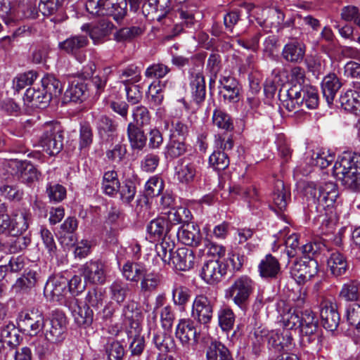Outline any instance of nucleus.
I'll list each match as a JSON object with an SVG mask.
<instances>
[{"label": "nucleus", "instance_id": "49530a36", "mask_svg": "<svg viewBox=\"0 0 360 360\" xmlns=\"http://www.w3.org/2000/svg\"><path fill=\"white\" fill-rule=\"evenodd\" d=\"M120 183L118 179L117 173L115 170L105 172L102 180V190L104 193L109 196H113L117 193Z\"/></svg>", "mask_w": 360, "mask_h": 360}, {"label": "nucleus", "instance_id": "79ce46f5", "mask_svg": "<svg viewBox=\"0 0 360 360\" xmlns=\"http://www.w3.org/2000/svg\"><path fill=\"white\" fill-rule=\"evenodd\" d=\"M340 103L346 111L360 112V94L352 89L347 90L340 96Z\"/></svg>", "mask_w": 360, "mask_h": 360}, {"label": "nucleus", "instance_id": "f03ea898", "mask_svg": "<svg viewBox=\"0 0 360 360\" xmlns=\"http://www.w3.org/2000/svg\"><path fill=\"white\" fill-rule=\"evenodd\" d=\"M287 98L283 101V107L289 112L297 111L301 107L313 110L319 105V95L315 87L311 85H303L297 87L295 84L286 92Z\"/></svg>", "mask_w": 360, "mask_h": 360}, {"label": "nucleus", "instance_id": "a19ab883", "mask_svg": "<svg viewBox=\"0 0 360 360\" xmlns=\"http://www.w3.org/2000/svg\"><path fill=\"white\" fill-rule=\"evenodd\" d=\"M191 297V290L186 285L174 283L172 288V300L175 306L184 308Z\"/></svg>", "mask_w": 360, "mask_h": 360}, {"label": "nucleus", "instance_id": "0eeeda50", "mask_svg": "<svg viewBox=\"0 0 360 360\" xmlns=\"http://www.w3.org/2000/svg\"><path fill=\"white\" fill-rule=\"evenodd\" d=\"M46 340L51 343L62 342L67 330V319L65 314L59 310L52 311L50 317L45 320L43 326Z\"/></svg>", "mask_w": 360, "mask_h": 360}, {"label": "nucleus", "instance_id": "6e6552de", "mask_svg": "<svg viewBox=\"0 0 360 360\" xmlns=\"http://www.w3.org/2000/svg\"><path fill=\"white\" fill-rule=\"evenodd\" d=\"M63 130L57 122L46 123L40 136L41 146L50 155L58 154L63 148Z\"/></svg>", "mask_w": 360, "mask_h": 360}, {"label": "nucleus", "instance_id": "a18cd8bd", "mask_svg": "<svg viewBox=\"0 0 360 360\" xmlns=\"http://www.w3.org/2000/svg\"><path fill=\"white\" fill-rule=\"evenodd\" d=\"M168 221L169 226L172 229L173 226L179 224H187L191 218L190 210L184 207H179L176 209L173 208L167 212V217H165Z\"/></svg>", "mask_w": 360, "mask_h": 360}, {"label": "nucleus", "instance_id": "de8ad7c7", "mask_svg": "<svg viewBox=\"0 0 360 360\" xmlns=\"http://www.w3.org/2000/svg\"><path fill=\"white\" fill-rule=\"evenodd\" d=\"M174 248V242L171 240L170 236L164 237L161 243L155 245V250L158 256L165 264H171L173 257V250Z\"/></svg>", "mask_w": 360, "mask_h": 360}, {"label": "nucleus", "instance_id": "6ab92c4d", "mask_svg": "<svg viewBox=\"0 0 360 360\" xmlns=\"http://www.w3.org/2000/svg\"><path fill=\"white\" fill-rule=\"evenodd\" d=\"M32 221V214L26 209L16 210L11 219L9 233L12 236L22 235Z\"/></svg>", "mask_w": 360, "mask_h": 360}, {"label": "nucleus", "instance_id": "b1692460", "mask_svg": "<svg viewBox=\"0 0 360 360\" xmlns=\"http://www.w3.org/2000/svg\"><path fill=\"white\" fill-rule=\"evenodd\" d=\"M259 276L265 279L276 278L281 274V265L278 260L271 254L261 259L258 265Z\"/></svg>", "mask_w": 360, "mask_h": 360}, {"label": "nucleus", "instance_id": "412c9836", "mask_svg": "<svg viewBox=\"0 0 360 360\" xmlns=\"http://www.w3.org/2000/svg\"><path fill=\"white\" fill-rule=\"evenodd\" d=\"M290 200V193L281 180H276L272 193V210L277 214L286 210L288 202Z\"/></svg>", "mask_w": 360, "mask_h": 360}, {"label": "nucleus", "instance_id": "f257e3e1", "mask_svg": "<svg viewBox=\"0 0 360 360\" xmlns=\"http://www.w3.org/2000/svg\"><path fill=\"white\" fill-rule=\"evenodd\" d=\"M305 195L308 201L309 211L322 214L326 208L333 206L338 196L337 186L333 182H326L317 188L313 183H309L305 187Z\"/></svg>", "mask_w": 360, "mask_h": 360}, {"label": "nucleus", "instance_id": "37998d69", "mask_svg": "<svg viewBox=\"0 0 360 360\" xmlns=\"http://www.w3.org/2000/svg\"><path fill=\"white\" fill-rule=\"evenodd\" d=\"M162 275L159 272L148 271L146 269L140 281V289L143 292H150L155 290L160 285Z\"/></svg>", "mask_w": 360, "mask_h": 360}, {"label": "nucleus", "instance_id": "a211bd4d", "mask_svg": "<svg viewBox=\"0 0 360 360\" xmlns=\"http://www.w3.org/2000/svg\"><path fill=\"white\" fill-rule=\"evenodd\" d=\"M356 156H360V154L346 151L338 157L333 169V175L338 181L356 169Z\"/></svg>", "mask_w": 360, "mask_h": 360}, {"label": "nucleus", "instance_id": "bb28decb", "mask_svg": "<svg viewBox=\"0 0 360 360\" xmlns=\"http://www.w3.org/2000/svg\"><path fill=\"white\" fill-rule=\"evenodd\" d=\"M68 280L63 276H56L50 278L45 287L44 294L50 295L53 301H60L67 291Z\"/></svg>", "mask_w": 360, "mask_h": 360}, {"label": "nucleus", "instance_id": "338daca9", "mask_svg": "<svg viewBox=\"0 0 360 360\" xmlns=\"http://www.w3.org/2000/svg\"><path fill=\"white\" fill-rule=\"evenodd\" d=\"M229 349L221 342L214 340L210 342L206 349L207 360H216L219 356L229 353Z\"/></svg>", "mask_w": 360, "mask_h": 360}, {"label": "nucleus", "instance_id": "f3484780", "mask_svg": "<svg viewBox=\"0 0 360 360\" xmlns=\"http://www.w3.org/2000/svg\"><path fill=\"white\" fill-rule=\"evenodd\" d=\"M220 94L228 103H237L240 99L241 87L239 82L233 77L223 76L219 79Z\"/></svg>", "mask_w": 360, "mask_h": 360}, {"label": "nucleus", "instance_id": "dca6fc26", "mask_svg": "<svg viewBox=\"0 0 360 360\" xmlns=\"http://www.w3.org/2000/svg\"><path fill=\"white\" fill-rule=\"evenodd\" d=\"M320 316L324 328L335 331L340 321V316L337 311V306L328 300H324L320 304Z\"/></svg>", "mask_w": 360, "mask_h": 360}, {"label": "nucleus", "instance_id": "a878e982", "mask_svg": "<svg viewBox=\"0 0 360 360\" xmlns=\"http://www.w3.org/2000/svg\"><path fill=\"white\" fill-rule=\"evenodd\" d=\"M262 18H257L258 24L262 27L278 30L284 20V14L276 8H266L262 11Z\"/></svg>", "mask_w": 360, "mask_h": 360}, {"label": "nucleus", "instance_id": "6e6d98bb", "mask_svg": "<svg viewBox=\"0 0 360 360\" xmlns=\"http://www.w3.org/2000/svg\"><path fill=\"white\" fill-rule=\"evenodd\" d=\"M143 32L144 28L141 26L123 27L114 34V39L118 42L130 41L141 36Z\"/></svg>", "mask_w": 360, "mask_h": 360}, {"label": "nucleus", "instance_id": "f8f14e48", "mask_svg": "<svg viewBox=\"0 0 360 360\" xmlns=\"http://www.w3.org/2000/svg\"><path fill=\"white\" fill-rule=\"evenodd\" d=\"M64 304L70 311L77 325L89 326L93 323V310L85 304L81 306L79 301L75 296L70 295L66 297Z\"/></svg>", "mask_w": 360, "mask_h": 360}, {"label": "nucleus", "instance_id": "3c124183", "mask_svg": "<svg viewBox=\"0 0 360 360\" xmlns=\"http://www.w3.org/2000/svg\"><path fill=\"white\" fill-rule=\"evenodd\" d=\"M87 90L86 84L80 80H73L65 92V98L70 101L77 102L82 99Z\"/></svg>", "mask_w": 360, "mask_h": 360}, {"label": "nucleus", "instance_id": "2f4dec72", "mask_svg": "<svg viewBox=\"0 0 360 360\" xmlns=\"http://www.w3.org/2000/svg\"><path fill=\"white\" fill-rule=\"evenodd\" d=\"M190 87L193 101L196 104L203 102L205 98L206 89L205 77L202 73L198 72L191 75Z\"/></svg>", "mask_w": 360, "mask_h": 360}, {"label": "nucleus", "instance_id": "58836bf2", "mask_svg": "<svg viewBox=\"0 0 360 360\" xmlns=\"http://www.w3.org/2000/svg\"><path fill=\"white\" fill-rule=\"evenodd\" d=\"M328 269L334 276L343 275L347 269L345 257L339 252H332L327 260Z\"/></svg>", "mask_w": 360, "mask_h": 360}, {"label": "nucleus", "instance_id": "9d476101", "mask_svg": "<svg viewBox=\"0 0 360 360\" xmlns=\"http://www.w3.org/2000/svg\"><path fill=\"white\" fill-rule=\"evenodd\" d=\"M214 302L205 294L196 295L191 307V316L198 323H209L213 316Z\"/></svg>", "mask_w": 360, "mask_h": 360}, {"label": "nucleus", "instance_id": "c03bdc74", "mask_svg": "<svg viewBox=\"0 0 360 360\" xmlns=\"http://www.w3.org/2000/svg\"><path fill=\"white\" fill-rule=\"evenodd\" d=\"M356 169L349 172L342 179V184L353 191H360V156H356Z\"/></svg>", "mask_w": 360, "mask_h": 360}, {"label": "nucleus", "instance_id": "ea45409f", "mask_svg": "<svg viewBox=\"0 0 360 360\" xmlns=\"http://www.w3.org/2000/svg\"><path fill=\"white\" fill-rule=\"evenodd\" d=\"M301 313L295 308L285 306L281 313V322L284 328L291 330L298 328Z\"/></svg>", "mask_w": 360, "mask_h": 360}, {"label": "nucleus", "instance_id": "c756f323", "mask_svg": "<svg viewBox=\"0 0 360 360\" xmlns=\"http://www.w3.org/2000/svg\"><path fill=\"white\" fill-rule=\"evenodd\" d=\"M88 42L86 36L75 35L59 42L58 49L68 54L77 56L80 51L87 46Z\"/></svg>", "mask_w": 360, "mask_h": 360}, {"label": "nucleus", "instance_id": "423d86ee", "mask_svg": "<svg viewBox=\"0 0 360 360\" xmlns=\"http://www.w3.org/2000/svg\"><path fill=\"white\" fill-rule=\"evenodd\" d=\"M197 9L188 4L173 6L170 15L173 18V35H178L186 28H194L198 24L195 18Z\"/></svg>", "mask_w": 360, "mask_h": 360}, {"label": "nucleus", "instance_id": "473e14b6", "mask_svg": "<svg viewBox=\"0 0 360 360\" xmlns=\"http://www.w3.org/2000/svg\"><path fill=\"white\" fill-rule=\"evenodd\" d=\"M198 174L196 165L193 162H186L184 160L179 161L176 168V176L179 182L189 184L194 181Z\"/></svg>", "mask_w": 360, "mask_h": 360}, {"label": "nucleus", "instance_id": "4c0bfd02", "mask_svg": "<svg viewBox=\"0 0 360 360\" xmlns=\"http://www.w3.org/2000/svg\"><path fill=\"white\" fill-rule=\"evenodd\" d=\"M127 132L132 149L141 150L145 147L147 138L141 127L130 122L127 125Z\"/></svg>", "mask_w": 360, "mask_h": 360}, {"label": "nucleus", "instance_id": "c85d7f7f", "mask_svg": "<svg viewBox=\"0 0 360 360\" xmlns=\"http://www.w3.org/2000/svg\"><path fill=\"white\" fill-rule=\"evenodd\" d=\"M341 86L342 83L335 74L330 73L323 77L321 82V90L328 104L330 105L333 103Z\"/></svg>", "mask_w": 360, "mask_h": 360}, {"label": "nucleus", "instance_id": "603ef678", "mask_svg": "<svg viewBox=\"0 0 360 360\" xmlns=\"http://www.w3.org/2000/svg\"><path fill=\"white\" fill-rule=\"evenodd\" d=\"M339 296L347 302H355L360 297V283L356 281H350L345 283Z\"/></svg>", "mask_w": 360, "mask_h": 360}, {"label": "nucleus", "instance_id": "aec40b11", "mask_svg": "<svg viewBox=\"0 0 360 360\" xmlns=\"http://www.w3.org/2000/svg\"><path fill=\"white\" fill-rule=\"evenodd\" d=\"M9 165L17 169L20 181L29 186L38 181L41 175L36 167L29 162L14 160H11Z\"/></svg>", "mask_w": 360, "mask_h": 360}, {"label": "nucleus", "instance_id": "052dcab7", "mask_svg": "<svg viewBox=\"0 0 360 360\" xmlns=\"http://www.w3.org/2000/svg\"><path fill=\"white\" fill-rule=\"evenodd\" d=\"M120 78L123 79L124 85L135 84L141 80V71L137 66L130 65L120 70Z\"/></svg>", "mask_w": 360, "mask_h": 360}, {"label": "nucleus", "instance_id": "2eb2a0df", "mask_svg": "<svg viewBox=\"0 0 360 360\" xmlns=\"http://www.w3.org/2000/svg\"><path fill=\"white\" fill-rule=\"evenodd\" d=\"M226 264L219 259H210L203 264L200 276L208 284L219 282L226 274Z\"/></svg>", "mask_w": 360, "mask_h": 360}, {"label": "nucleus", "instance_id": "4d7b16f0", "mask_svg": "<svg viewBox=\"0 0 360 360\" xmlns=\"http://www.w3.org/2000/svg\"><path fill=\"white\" fill-rule=\"evenodd\" d=\"M37 281V274L36 271L30 270L18 278L13 285V288L17 292L26 291L35 286Z\"/></svg>", "mask_w": 360, "mask_h": 360}, {"label": "nucleus", "instance_id": "72a5a7b5", "mask_svg": "<svg viewBox=\"0 0 360 360\" xmlns=\"http://www.w3.org/2000/svg\"><path fill=\"white\" fill-rule=\"evenodd\" d=\"M305 54L304 46L298 41H290L286 44L282 51V56L290 63H300Z\"/></svg>", "mask_w": 360, "mask_h": 360}, {"label": "nucleus", "instance_id": "7ed1b4c3", "mask_svg": "<svg viewBox=\"0 0 360 360\" xmlns=\"http://www.w3.org/2000/svg\"><path fill=\"white\" fill-rule=\"evenodd\" d=\"M298 328L301 330V347L307 352L317 351L320 347L321 336L318 330V319L311 310L305 309L301 313Z\"/></svg>", "mask_w": 360, "mask_h": 360}, {"label": "nucleus", "instance_id": "cd10ccee", "mask_svg": "<svg viewBox=\"0 0 360 360\" xmlns=\"http://www.w3.org/2000/svg\"><path fill=\"white\" fill-rule=\"evenodd\" d=\"M122 316L127 325L130 327L129 330L141 331L140 321L141 312L138 304L134 301L127 302L123 307Z\"/></svg>", "mask_w": 360, "mask_h": 360}, {"label": "nucleus", "instance_id": "20e7f679", "mask_svg": "<svg viewBox=\"0 0 360 360\" xmlns=\"http://www.w3.org/2000/svg\"><path fill=\"white\" fill-rule=\"evenodd\" d=\"M255 288V283L250 277L246 275L238 276L225 290V298L231 300L239 309L245 311Z\"/></svg>", "mask_w": 360, "mask_h": 360}, {"label": "nucleus", "instance_id": "774afa93", "mask_svg": "<svg viewBox=\"0 0 360 360\" xmlns=\"http://www.w3.org/2000/svg\"><path fill=\"white\" fill-rule=\"evenodd\" d=\"M105 349L108 360H122L124 349L118 341H109L105 345Z\"/></svg>", "mask_w": 360, "mask_h": 360}, {"label": "nucleus", "instance_id": "39448f33", "mask_svg": "<svg viewBox=\"0 0 360 360\" xmlns=\"http://www.w3.org/2000/svg\"><path fill=\"white\" fill-rule=\"evenodd\" d=\"M86 9L92 15H112L118 20L127 13V0H88Z\"/></svg>", "mask_w": 360, "mask_h": 360}, {"label": "nucleus", "instance_id": "393cba45", "mask_svg": "<svg viewBox=\"0 0 360 360\" xmlns=\"http://www.w3.org/2000/svg\"><path fill=\"white\" fill-rule=\"evenodd\" d=\"M176 236L182 243L189 246H198L201 239L200 229L193 223L188 222L181 226Z\"/></svg>", "mask_w": 360, "mask_h": 360}, {"label": "nucleus", "instance_id": "69168bd1", "mask_svg": "<svg viewBox=\"0 0 360 360\" xmlns=\"http://www.w3.org/2000/svg\"><path fill=\"white\" fill-rule=\"evenodd\" d=\"M46 193L51 202H60L66 197V188L59 184L48 183L46 188Z\"/></svg>", "mask_w": 360, "mask_h": 360}, {"label": "nucleus", "instance_id": "4be33fe9", "mask_svg": "<svg viewBox=\"0 0 360 360\" xmlns=\"http://www.w3.org/2000/svg\"><path fill=\"white\" fill-rule=\"evenodd\" d=\"M195 257L192 249L188 248H178L174 253L171 263L179 271H187L195 264Z\"/></svg>", "mask_w": 360, "mask_h": 360}, {"label": "nucleus", "instance_id": "e2e57ef3", "mask_svg": "<svg viewBox=\"0 0 360 360\" xmlns=\"http://www.w3.org/2000/svg\"><path fill=\"white\" fill-rule=\"evenodd\" d=\"M39 233L43 244L51 257L56 255L57 247L54 240L53 234L45 226H41Z\"/></svg>", "mask_w": 360, "mask_h": 360}, {"label": "nucleus", "instance_id": "0e129e2a", "mask_svg": "<svg viewBox=\"0 0 360 360\" xmlns=\"http://www.w3.org/2000/svg\"><path fill=\"white\" fill-rule=\"evenodd\" d=\"M209 163L214 169L221 171L229 167L230 160L225 152L217 150L210 156Z\"/></svg>", "mask_w": 360, "mask_h": 360}, {"label": "nucleus", "instance_id": "5701e85b", "mask_svg": "<svg viewBox=\"0 0 360 360\" xmlns=\"http://www.w3.org/2000/svg\"><path fill=\"white\" fill-rule=\"evenodd\" d=\"M112 27L113 25L110 22L106 20H102L93 26H90L89 24H84L81 29L82 31L89 33L94 44H98L103 41L104 39L110 34Z\"/></svg>", "mask_w": 360, "mask_h": 360}, {"label": "nucleus", "instance_id": "4468645a", "mask_svg": "<svg viewBox=\"0 0 360 360\" xmlns=\"http://www.w3.org/2000/svg\"><path fill=\"white\" fill-rule=\"evenodd\" d=\"M318 271L319 264L314 259L296 262L291 268V274L299 284L311 281Z\"/></svg>", "mask_w": 360, "mask_h": 360}, {"label": "nucleus", "instance_id": "c9c22d12", "mask_svg": "<svg viewBox=\"0 0 360 360\" xmlns=\"http://www.w3.org/2000/svg\"><path fill=\"white\" fill-rule=\"evenodd\" d=\"M23 99L31 106L40 108H45L51 101L50 96L46 94L42 89H35L34 87L28 88L26 90Z\"/></svg>", "mask_w": 360, "mask_h": 360}, {"label": "nucleus", "instance_id": "ddd939ff", "mask_svg": "<svg viewBox=\"0 0 360 360\" xmlns=\"http://www.w3.org/2000/svg\"><path fill=\"white\" fill-rule=\"evenodd\" d=\"M175 336L183 347L189 349L198 342V334L193 321L190 319H181L176 326Z\"/></svg>", "mask_w": 360, "mask_h": 360}, {"label": "nucleus", "instance_id": "09e8293b", "mask_svg": "<svg viewBox=\"0 0 360 360\" xmlns=\"http://www.w3.org/2000/svg\"><path fill=\"white\" fill-rule=\"evenodd\" d=\"M127 335L131 342L129 345L131 356L129 360H133L134 357L139 356L145 349L144 338L141 335V331L127 330Z\"/></svg>", "mask_w": 360, "mask_h": 360}, {"label": "nucleus", "instance_id": "13d9d810", "mask_svg": "<svg viewBox=\"0 0 360 360\" xmlns=\"http://www.w3.org/2000/svg\"><path fill=\"white\" fill-rule=\"evenodd\" d=\"M129 291V285L121 280L115 281L110 286L111 298L118 304L124 301Z\"/></svg>", "mask_w": 360, "mask_h": 360}, {"label": "nucleus", "instance_id": "864d4df0", "mask_svg": "<svg viewBox=\"0 0 360 360\" xmlns=\"http://www.w3.org/2000/svg\"><path fill=\"white\" fill-rule=\"evenodd\" d=\"M186 150L187 148L184 141L176 139L174 134L165 147V155L166 158L175 159L183 155Z\"/></svg>", "mask_w": 360, "mask_h": 360}, {"label": "nucleus", "instance_id": "1a4fd4ad", "mask_svg": "<svg viewBox=\"0 0 360 360\" xmlns=\"http://www.w3.org/2000/svg\"><path fill=\"white\" fill-rule=\"evenodd\" d=\"M44 322L42 311L37 308L22 311L17 317L19 328L31 336L37 335L42 330Z\"/></svg>", "mask_w": 360, "mask_h": 360}, {"label": "nucleus", "instance_id": "f704fd0d", "mask_svg": "<svg viewBox=\"0 0 360 360\" xmlns=\"http://www.w3.org/2000/svg\"><path fill=\"white\" fill-rule=\"evenodd\" d=\"M153 335L152 341L155 347L162 352H172L175 348L173 338L165 332L150 329L149 335Z\"/></svg>", "mask_w": 360, "mask_h": 360}, {"label": "nucleus", "instance_id": "e433bc0d", "mask_svg": "<svg viewBox=\"0 0 360 360\" xmlns=\"http://www.w3.org/2000/svg\"><path fill=\"white\" fill-rule=\"evenodd\" d=\"M171 231L172 229L164 217L153 219L147 226V232L153 239L170 236Z\"/></svg>", "mask_w": 360, "mask_h": 360}, {"label": "nucleus", "instance_id": "9b49d317", "mask_svg": "<svg viewBox=\"0 0 360 360\" xmlns=\"http://www.w3.org/2000/svg\"><path fill=\"white\" fill-rule=\"evenodd\" d=\"M82 276L86 284H103L106 281V266L100 260H90L80 268Z\"/></svg>", "mask_w": 360, "mask_h": 360}, {"label": "nucleus", "instance_id": "bf43d9fd", "mask_svg": "<svg viewBox=\"0 0 360 360\" xmlns=\"http://www.w3.org/2000/svg\"><path fill=\"white\" fill-rule=\"evenodd\" d=\"M212 122L218 128L226 131L233 129V124L230 115L221 109H215L213 112Z\"/></svg>", "mask_w": 360, "mask_h": 360}, {"label": "nucleus", "instance_id": "680f3d73", "mask_svg": "<svg viewBox=\"0 0 360 360\" xmlns=\"http://www.w3.org/2000/svg\"><path fill=\"white\" fill-rule=\"evenodd\" d=\"M37 77V74L33 70L19 74L13 80V88L15 91H20L27 86L32 84Z\"/></svg>", "mask_w": 360, "mask_h": 360}, {"label": "nucleus", "instance_id": "8fccbe9b", "mask_svg": "<svg viewBox=\"0 0 360 360\" xmlns=\"http://www.w3.org/2000/svg\"><path fill=\"white\" fill-rule=\"evenodd\" d=\"M42 90L50 96V101L53 97L60 95L63 86L61 82L51 75H47L41 79Z\"/></svg>", "mask_w": 360, "mask_h": 360}, {"label": "nucleus", "instance_id": "7c9ffc66", "mask_svg": "<svg viewBox=\"0 0 360 360\" xmlns=\"http://www.w3.org/2000/svg\"><path fill=\"white\" fill-rule=\"evenodd\" d=\"M146 269V266L142 262L127 261L122 266V274L127 281L138 283Z\"/></svg>", "mask_w": 360, "mask_h": 360}, {"label": "nucleus", "instance_id": "5fc2aeb1", "mask_svg": "<svg viewBox=\"0 0 360 360\" xmlns=\"http://www.w3.org/2000/svg\"><path fill=\"white\" fill-rule=\"evenodd\" d=\"M219 326L224 331H229L235 323V314L231 307L223 306L217 312Z\"/></svg>", "mask_w": 360, "mask_h": 360}]
</instances>
